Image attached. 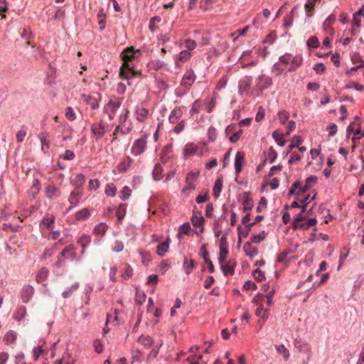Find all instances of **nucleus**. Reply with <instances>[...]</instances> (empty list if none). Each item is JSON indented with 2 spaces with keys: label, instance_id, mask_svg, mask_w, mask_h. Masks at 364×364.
I'll list each match as a JSON object with an SVG mask.
<instances>
[{
  "label": "nucleus",
  "instance_id": "f257e3e1",
  "mask_svg": "<svg viewBox=\"0 0 364 364\" xmlns=\"http://www.w3.org/2000/svg\"><path fill=\"white\" fill-rule=\"evenodd\" d=\"M140 53L139 50H135L133 46H130L124 50L121 54L122 58L124 60L121 66L119 75L124 79H129L136 77L138 73L133 70L129 65V62L137 58V55Z\"/></svg>",
  "mask_w": 364,
  "mask_h": 364
},
{
  "label": "nucleus",
  "instance_id": "f03ea898",
  "mask_svg": "<svg viewBox=\"0 0 364 364\" xmlns=\"http://www.w3.org/2000/svg\"><path fill=\"white\" fill-rule=\"evenodd\" d=\"M316 218L306 219L303 215L302 213H299L297 217L294 219L293 223V227L294 228H300L303 230H307L309 228L316 224Z\"/></svg>",
  "mask_w": 364,
  "mask_h": 364
},
{
  "label": "nucleus",
  "instance_id": "7ed1b4c3",
  "mask_svg": "<svg viewBox=\"0 0 364 364\" xmlns=\"http://www.w3.org/2000/svg\"><path fill=\"white\" fill-rule=\"evenodd\" d=\"M146 147L147 136L144 135L134 141L132 146L131 152L134 156H139L146 151Z\"/></svg>",
  "mask_w": 364,
  "mask_h": 364
},
{
  "label": "nucleus",
  "instance_id": "20e7f679",
  "mask_svg": "<svg viewBox=\"0 0 364 364\" xmlns=\"http://www.w3.org/2000/svg\"><path fill=\"white\" fill-rule=\"evenodd\" d=\"M294 346L300 353L307 355V360H310L312 356L311 346L309 343L302 341L301 339H296L294 342Z\"/></svg>",
  "mask_w": 364,
  "mask_h": 364
},
{
  "label": "nucleus",
  "instance_id": "39448f33",
  "mask_svg": "<svg viewBox=\"0 0 364 364\" xmlns=\"http://www.w3.org/2000/svg\"><path fill=\"white\" fill-rule=\"evenodd\" d=\"M199 176V172L191 171L187 174L186 178V186L182 189V193H186L188 191L194 190L196 188V182Z\"/></svg>",
  "mask_w": 364,
  "mask_h": 364
},
{
  "label": "nucleus",
  "instance_id": "423d86ee",
  "mask_svg": "<svg viewBox=\"0 0 364 364\" xmlns=\"http://www.w3.org/2000/svg\"><path fill=\"white\" fill-rule=\"evenodd\" d=\"M75 250L74 245H70L68 247H65L60 252V256L58 257V260L57 262V264L58 266L61 265V263L63 262L62 257L64 258H70L73 259L75 257Z\"/></svg>",
  "mask_w": 364,
  "mask_h": 364
},
{
  "label": "nucleus",
  "instance_id": "0eeeda50",
  "mask_svg": "<svg viewBox=\"0 0 364 364\" xmlns=\"http://www.w3.org/2000/svg\"><path fill=\"white\" fill-rule=\"evenodd\" d=\"M45 193L50 200H55L61 196L60 190L53 183H49L46 186Z\"/></svg>",
  "mask_w": 364,
  "mask_h": 364
},
{
  "label": "nucleus",
  "instance_id": "6e6552de",
  "mask_svg": "<svg viewBox=\"0 0 364 364\" xmlns=\"http://www.w3.org/2000/svg\"><path fill=\"white\" fill-rule=\"evenodd\" d=\"M272 84V78L265 75H262L257 78L256 88L257 90L262 92L264 90L269 87Z\"/></svg>",
  "mask_w": 364,
  "mask_h": 364
},
{
  "label": "nucleus",
  "instance_id": "1a4fd4ad",
  "mask_svg": "<svg viewBox=\"0 0 364 364\" xmlns=\"http://www.w3.org/2000/svg\"><path fill=\"white\" fill-rule=\"evenodd\" d=\"M122 105L121 100H110L107 105V112H108V117L110 120H112L116 114V111Z\"/></svg>",
  "mask_w": 364,
  "mask_h": 364
},
{
  "label": "nucleus",
  "instance_id": "9d476101",
  "mask_svg": "<svg viewBox=\"0 0 364 364\" xmlns=\"http://www.w3.org/2000/svg\"><path fill=\"white\" fill-rule=\"evenodd\" d=\"M196 79V75L193 70H188L184 74L181 80V85L186 88H189Z\"/></svg>",
  "mask_w": 364,
  "mask_h": 364
},
{
  "label": "nucleus",
  "instance_id": "9b49d317",
  "mask_svg": "<svg viewBox=\"0 0 364 364\" xmlns=\"http://www.w3.org/2000/svg\"><path fill=\"white\" fill-rule=\"evenodd\" d=\"M91 131L95 136L97 140L101 139L105 134V125L102 121L98 124H94L91 127Z\"/></svg>",
  "mask_w": 364,
  "mask_h": 364
},
{
  "label": "nucleus",
  "instance_id": "f8f14e48",
  "mask_svg": "<svg viewBox=\"0 0 364 364\" xmlns=\"http://www.w3.org/2000/svg\"><path fill=\"white\" fill-rule=\"evenodd\" d=\"M252 84V79L250 77H245L239 82V92L241 95L247 93Z\"/></svg>",
  "mask_w": 364,
  "mask_h": 364
},
{
  "label": "nucleus",
  "instance_id": "ddd939ff",
  "mask_svg": "<svg viewBox=\"0 0 364 364\" xmlns=\"http://www.w3.org/2000/svg\"><path fill=\"white\" fill-rule=\"evenodd\" d=\"M85 182V178L82 173H77L70 179V184L75 187V190H80V188L84 185Z\"/></svg>",
  "mask_w": 364,
  "mask_h": 364
},
{
  "label": "nucleus",
  "instance_id": "4468645a",
  "mask_svg": "<svg viewBox=\"0 0 364 364\" xmlns=\"http://www.w3.org/2000/svg\"><path fill=\"white\" fill-rule=\"evenodd\" d=\"M255 314L257 316L261 317L262 321H259L261 326L265 323L269 316V310L268 309H264L263 304H261L255 311Z\"/></svg>",
  "mask_w": 364,
  "mask_h": 364
},
{
  "label": "nucleus",
  "instance_id": "2eb2a0df",
  "mask_svg": "<svg viewBox=\"0 0 364 364\" xmlns=\"http://www.w3.org/2000/svg\"><path fill=\"white\" fill-rule=\"evenodd\" d=\"M242 205L244 211H249L252 210L254 205L252 198L247 192H245L242 195Z\"/></svg>",
  "mask_w": 364,
  "mask_h": 364
},
{
  "label": "nucleus",
  "instance_id": "dca6fc26",
  "mask_svg": "<svg viewBox=\"0 0 364 364\" xmlns=\"http://www.w3.org/2000/svg\"><path fill=\"white\" fill-rule=\"evenodd\" d=\"M245 161V154L243 152L238 151L236 154L235 159V172L238 175L242 168L243 164Z\"/></svg>",
  "mask_w": 364,
  "mask_h": 364
},
{
  "label": "nucleus",
  "instance_id": "f3484780",
  "mask_svg": "<svg viewBox=\"0 0 364 364\" xmlns=\"http://www.w3.org/2000/svg\"><path fill=\"white\" fill-rule=\"evenodd\" d=\"M80 100L83 102L89 105L93 109L99 107V102L97 100L90 95L82 94L80 96Z\"/></svg>",
  "mask_w": 364,
  "mask_h": 364
},
{
  "label": "nucleus",
  "instance_id": "a211bd4d",
  "mask_svg": "<svg viewBox=\"0 0 364 364\" xmlns=\"http://www.w3.org/2000/svg\"><path fill=\"white\" fill-rule=\"evenodd\" d=\"M321 0H308L304 6V9L308 17H311L314 14V9L317 4L321 3Z\"/></svg>",
  "mask_w": 364,
  "mask_h": 364
},
{
  "label": "nucleus",
  "instance_id": "6ab92c4d",
  "mask_svg": "<svg viewBox=\"0 0 364 364\" xmlns=\"http://www.w3.org/2000/svg\"><path fill=\"white\" fill-rule=\"evenodd\" d=\"M243 250L246 255L250 257H254L258 255V250L256 247L253 246L250 242H247L243 245Z\"/></svg>",
  "mask_w": 364,
  "mask_h": 364
},
{
  "label": "nucleus",
  "instance_id": "aec40b11",
  "mask_svg": "<svg viewBox=\"0 0 364 364\" xmlns=\"http://www.w3.org/2000/svg\"><path fill=\"white\" fill-rule=\"evenodd\" d=\"M82 193L80 190L73 191L70 195L68 201L72 207L76 206L79 203L80 198L82 197Z\"/></svg>",
  "mask_w": 364,
  "mask_h": 364
},
{
  "label": "nucleus",
  "instance_id": "412c9836",
  "mask_svg": "<svg viewBox=\"0 0 364 364\" xmlns=\"http://www.w3.org/2000/svg\"><path fill=\"white\" fill-rule=\"evenodd\" d=\"M136 119L139 122H144L149 115V110L144 107H138L135 112Z\"/></svg>",
  "mask_w": 364,
  "mask_h": 364
},
{
  "label": "nucleus",
  "instance_id": "4be33fe9",
  "mask_svg": "<svg viewBox=\"0 0 364 364\" xmlns=\"http://www.w3.org/2000/svg\"><path fill=\"white\" fill-rule=\"evenodd\" d=\"M33 288L32 287H24L21 292V299L23 302L27 303L30 300L31 296L33 295Z\"/></svg>",
  "mask_w": 364,
  "mask_h": 364
},
{
  "label": "nucleus",
  "instance_id": "5701e85b",
  "mask_svg": "<svg viewBox=\"0 0 364 364\" xmlns=\"http://www.w3.org/2000/svg\"><path fill=\"white\" fill-rule=\"evenodd\" d=\"M129 110L127 108L124 109V114L121 115L119 117V125L121 126L122 127H129L130 131H131L132 129V122H127V118L129 117Z\"/></svg>",
  "mask_w": 364,
  "mask_h": 364
},
{
  "label": "nucleus",
  "instance_id": "b1692460",
  "mask_svg": "<svg viewBox=\"0 0 364 364\" xmlns=\"http://www.w3.org/2000/svg\"><path fill=\"white\" fill-rule=\"evenodd\" d=\"M182 114L183 111L180 107L175 108L169 116V122L172 124L178 122Z\"/></svg>",
  "mask_w": 364,
  "mask_h": 364
},
{
  "label": "nucleus",
  "instance_id": "393cba45",
  "mask_svg": "<svg viewBox=\"0 0 364 364\" xmlns=\"http://www.w3.org/2000/svg\"><path fill=\"white\" fill-rule=\"evenodd\" d=\"M310 188V186H308L307 184L305 183V185L301 187L300 183H294L291 189L289 190V193L290 194H294L295 193H305L307 190H309Z\"/></svg>",
  "mask_w": 364,
  "mask_h": 364
},
{
  "label": "nucleus",
  "instance_id": "a878e982",
  "mask_svg": "<svg viewBox=\"0 0 364 364\" xmlns=\"http://www.w3.org/2000/svg\"><path fill=\"white\" fill-rule=\"evenodd\" d=\"M137 342L146 348H150L154 343L153 339L148 335H141L138 338Z\"/></svg>",
  "mask_w": 364,
  "mask_h": 364
},
{
  "label": "nucleus",
  "instance_id": "bb28decb",
  "mask_svg": "<svg viewBox=\"0 0 364 364\" xmlns=\"http://www.w3.org/2000/svg\"><path fill=\"white\" fill-rule=\"evenodd\" d=\"M223 177L222 176L218 177L215 182V184H214V186L213 188V194L214 197L218 198L220 196V192L223 188Z\"/></svg>",
  "mask_w": 364,
  "mask_h": 364
},
{
  "label": "nucleus",
  "instance_id": "cd10ccee",
  "mask_svg": "<svg viewBox=\"0 0 364 364\" xmlns=\"http://www.w3.org/2000/svg\"><path fill=\"white\" fill-rule=\"evenodd\" d=\"M220 266L223 272V274L225 276L232 275L234 274V269L235 266V262L232 264L230 262L228 263L225 262V263H223V264H220Z\"/></svg>",
  "mask_w": 364,
  "mask_h": 364
},
{
  "label": "nucleus",
  "instance_id": "c85d7f7f",
  "mask_svg": "<svg viewBox=\"0 0 364 364\" xmlns=\"http://www.w3.org/2000/svg\"><path fill=\"white\" fill-rule=\"evenodd\" d=\"M132 162H133V161L129 156L126 157L118 165V169H119V172L127 171L129 169V168L131 166Z\"/></svg>",
  "mask_w": 364,
  "mask_h": 364
},
{
  "label": "nucleus",
  "instance_id": "c756f323",
  "mask_svg": "<svg viewBox=\"0 0 364 364\" xmlns=\"http://www.w3.org/2000/svg\"><path fill=\"white\" fill-rule=\"evenodd\" d=\"M303 62V58L301 55H298L291 59V66L289 68V72L294 71L298 67H299Z\"/></svg>",
  "mask_w": 364,
  "mask_h": 364
},
{
  "label": "nucleus",
  "instance_id": "7c9ffc66",
  "mask_svg": "<svg viewBox=\"0 0 364 364\" xmlns=\"http://www.w3.org/2000/svg\"><path fill=\"white\" fill-rule=\"evenodd\" d=\"M55 220V217L53 215H51L50 216L43 218L41 221V223L47 229L52 230L53 229Z\"/></svg>",
  "mask_w": 364,
  "mask_h": 364
},
{
  "label": "nucleus",
  "instance_id": "2f4dec72",
  "mask_svg": "<svg viewBox=\"0 0 364 364\" xmlns=\"http://www.w3.org/2000/svg\"><path fill=\"white\" fill-rule=\"evenodd\" d=\"M169 247V240L161 242L157 246V253L160 256H164L168 250Z\"/></svg>",
  "mask_w": 364,
  "mask_h": 364
},
{
  "label": "nucleus",
  "instance_id": "473e14b6",
  "mask_svg": "<svg viewBox=\"0 0 364 364\" xmlns=\"http://www.w3.org/2000/svg\"><path fill=\"white\" fill-rule=\"evenodd\" d=\"M272 137L279 146H284L285 145L286 141L284 139V134L279 130H275L272 133Z\"/></svg>",
  "mask_w": 364,
  "mask_h": 364
},
{
  "label": "nucleus",
  "instance_id": "72a5a7b5",
  "mask_svg": "<svg viewBox=\"0 0 364 364\" xmlns=\"http://www.w3.org/2000/svg\"><path fill=\"white\" fill-rule=\"evenodd\" d=\"M38 138L42 144L41 149L43 151L46 152L49 149V143L47 140L48 134L46 132L41 133Z\"/></svg>",
  "mask_w": 364,
  "mask_h": 364
},
{
  "label": "nucleus",
  "instance_id": "f704fd0d",
  "mask_svg": "<svg viewBox=\"0 0 364 364\" xmlns=\"http://www.w3.org/2000/svg\"><path fill=\"white\" fill-rule=\"evenodd\" d=\"M126 211H127V205L126 204H123V203H121L117 210H116V215H117V220H119V222H121L125 215H126Z\"/></svg>",
  "mask_w": 364,
  "mask_h": 364
},
{
  "label": "nucleus",
  "instance_id": "c9c22d12",
  "mask_svg": "<svg viewBox=\"0 0 364 364\" xmlns=\"http://www.w3.org/2000/svg\"><path fill=\"white\" fill-rule=\"evenodd\" d=\"M163 168L159 164H156L154 166V168L153 170V177L154 180L159 181L163 177Z\"/></svg>",
  "mask_w": 364,
  "mask_h": 364
},
{
  "label": "nucleus",
  "instance_id": "e433bc0d",
  "mask_svg": "<svg viewBox=\"0 0 364 364\" xmlns=\"http://www.w3.org/2000/svg\"><path fill=\"white\" fill-rule=\"evenodd\" d=\"M108 229L107 225H106L104 223H101L98 224L95 228H94V233L100 235V236H104L106 233L107 230Z\"/></svg>",
  "mask_w": 364,
  "mask_h": 364
},
{
  "label": "nucleus",
  "instance_id": "4c0bfd02",
  "mask_svg": "<svg viewBox=\"0 0 364 364\" xmlns=\"http://www.w3.org/2000/svg\"><path fill=\"white\" fill-rule=\"evenodd\" d=\"M16 339V333L13 331H9L4 336V341L7 345L12 344Z\"/></svg>",
  "mask_w": 364,
  "mask_h": 364
},
{
  "label": "nucleus",
  "instance_id": "58836bf2",
  "mask_svg": "<svg viewBox=\"0 0 364 364\" xmlns=\"http://www.w3.org/2000/svg\"><path fill=\"white\" fill-rule=\"evenodd\" d=\"M276 350L278 353L281 354L285 360H287L290 357V353L289 350L284 346V345L281 344L279 346H276Z\"/></svg>",
  "mask_w": 364,
  "mask_h": 364
},
{
  "label": "nucleus",
  "instance_id": "ea45409f",
  "mask_svg": "<svg viewBox=\"0 0 364 364\" xmlns=\"http://www.w3.org/2000/svg\"><path fill=\"white\" fill-rule=\"evenodd\" d=\"M191 56H192L191 52H189L186 50H183L182 51H181L180 53L178 54L177 60L180 61L181 63H185V62L188 61L191 58Z\"/></svg>",
  "mask_w": 364,
  "mask_h": 364
},
{
  "label": "nucleus",
  "instance_id": "a19ab883",
  "mask_svg": "<svg viewBox=\"0 0 364 364\" xmlns=\"http://www.w3.org/2000/svg\"><path fill=\"white\" fill-rule=\"evenodd\" d=\"M197 146L194 144H188L184 149V155L186 156L194 154L197 151Z\"/></svg>",
  "mask_w": 364,
  "mask_h": 364
},
{
  "label": "nucleus",
  "instance_id": "79ce46f5",
  "mask_svg": "<svg viewBox=\"0 0 364 364\" xmlns=\"http://www.w3.org/2000/svg\"><path fill=\"white\" fill-rule=\"evenodd\" d=\"M90 216V212L87 208H83L77 211L75 214V218L77 220H85Z\"/></svg>",
  "mask_w": 364,
  "mask_h": 364
},
{
  "label": "nucleus",
  "instance_id": "37998d69",
  "mask_svg": "<svg viewBox=\"0 0 364 364\" xmlns=\"http://www.w3.org/2000/svg\"><path fill=\"white\" fill-rule=\"evenodd\" d=\"M228 255V249L227 247H223L220 249V255L218 257L220 264L225 263Z\"/></svg>",
  "mask_w": 364,
  "mask_h": 364
},
{
  "label": "nucleus",
  "instance_id": "c03bdc74",
  "mask_svg": "<svg viewBox=\"0 0 364 364\" xmlns=\"http://www.w3.org/2000/svg\"><path fill=\"white\" fill-rule=\"evenodd\" d=\"M130 132V128L129 127H122L119 124L115 127V129L112 134L114 139L117 138V134H127Z\"/></svg>",
  "mask_w": 364,
  "mask_h": 364
},
{
  "label": "nucleus",
  "instance_id": "a18cd8bd",
  "mask_svg": "<svg viewBox=\"0 0 364 364\" xmlns=\"http://www.w3.org/2000/svg\"><path fill=\"white\" fill-rule=\"evenodd\" d=\"M79 287V284L75 282L72 284L67 290L64 291L62 293V295L64 298L69 297L75 291H76Z\"/></svg>",
  "mask_w": 364,
  "mask_h": 364
},
{
  "label": "nucleus",
  "instance_id": "49530a36",
  "mask_svg": "<svg viewBox=\"0 0 364 364\" xmlns=\"http://www.w3.org/2000/svg\"><path fill=\"white\" fill-rule=\"evenodd\" d=\"M65 116L69 121H74L76 119V114L73 109L71 107H66L65 110Z\"/></svg>",
  "mask_w": 364,
  "mask_h": 364
},
{
  "label": "nucleus",
  "instance_id": "de8ad7c7",
  "mask_svg": "<svg viewBox=\"0 0 364 364\" xmlns=\"http://www.w3.org/2000/svg\"><path fill=\"white\" fill-rule=\"evenodd\" d=\"M335 21V16H330L328 18H327L323 23V27L325 28V30L326 31H329L330 33L331 34H333V28L331 27V24L334 22Z\"/></svg>",
  "mask_w": 364,
  "mask_h": 364
},
{
  "label": "nucleus",
  "instance_id": "09e8293b",
  "mask_svg": "<svg viewBox=\"0 0 364 364\" xmlns=\"http://www.w3.org/2000/svg\"><path fill=\"white\" fill-rule=\"evenodd\" d=\"M48 274V272L46 269H44V268L41 269L37 274V277H36L37 282L39 283L44 282L47 279Z\"/></svg>",
  "mask_w": 364,
  "mask_h": 364
},
{
  "label": "nucleus",
  "instance_id": "8fccbe9b",
  "mask_svg": "<svg viewBox=\"0 0 364 364\" xmlns=\"http://www.w3.org/2000/svg\"><path fill=\"white\" fill-rule=\"evenodd\" d=\"M303 142V139L300 136H295L292 140V143L289 146V151L294 147H299Z\"/></svg>",
  "mask_w": 364,
  "mask_h": 364
},
{
  "label": "nucleus",
  "instance_id": "3c124183",
  "mask_svg": "<svg viewBox=\"0 0 364 364\" xmlns=\"http://www.w3.org/2000/svg\"><path fill=\"white\" fill-rule=\"evenodd\" d=\"M197 43L195 41L191 39H186L184 41V46L186 50L191 52L196 48Z\"/></svg>",
  "mask_w": 364,
  "mask_h": 364
},
{
  "label": "nucleus",
  "instance_id": "603ef678",
  "mask_svg": "<svg viewBox=\"0 0 364 364\" xmlns=\"http://www.w3.org/2000/svg\"><path fill=\"white\" fill-rule=\"evenodd\" d=\"M91 242V238L89 235H82L79 238L77 242L81 245L82 248H85Z\"/></svg>",
  "mask_w": 364,
  "mask_h": 364
},
{
  "label": "nucleus",
  "instance_id": "864d4df0",
  "mask_svg": "<svg viewBox=\"0 0 364 364\" xmlns=\"http://www.w3.org/2000/svg\"><path fill=\"white\" fill-rule=\"evenodd\" d=\"M117 193V188L113 183H109L106 186L105 193L108 196H114Z\"/></svg>",
  "mask_w": 364,
  "mask_h": 364
},
{
  "label": "nucleus",
  "instance_id": "5fc2aeb1",
  "mask_svg": "<svg viewBox=\"0 0 364 364\" xmlns=\"http://www.w3.org/2000/svg\"><path fill=\"white\" fill-rule=\"evenodd\" d=\"M289 117V113L285 110L278 112V118L281 124H284Z\"/></svg>",
  "mask_w": 364,
  "mask_h": 364
},
{
  "label": "nucleus",
  "instance_id": "6e6d98bb",
  "mask_svg": "<svg viewBox=\"0 0 364 364\" xmlns=\"http://www.w3.org/2000/svg\"><path fill=\"white\" fill-rule=\"evenodd\" d=\"M201 107H202V104L200 102V100H196L193 105H192V107L190 110V113L191 115H193L194 114H197L199 112V111L201 109Z\"/></svg>",
  "mask_w": 364,
  "mask_h": 364
},
{
  "label": "nucleus",
  "instance_id": "4d7b16f0",
  "mask_svg": "<svg viewBox=\"0 0 364 364\" xmlns=\"http://www.w3.org/2000/svg\"><path fill=\"white\" fill-rule=\"evenodd\" d=\"M131 193V189L127 186H124L120 191L119 197L121 199L124 200H127L130 196Z\"/></svg>",
  "mask_w": 364,
  "mask_h": 364
},
{
  "label": "nucleus",
  "instance_id": "13d9d810",
  "mask_svg": "<svg viewBox=\"0 0 364 364\" xmlns=\"http://www.w3.org/2000/svg\"><path fill=\"white\" fill-rule=\"evenodd\" d=\"M306 44L309 47L316 48L319 46L320 43L316 36H312L307 41Z\"/></svg>",
  "mask_w": 364,
  "mask_h": 364
},
{
  "label": "nucleus",
  "instance_id": "bf43d9fd",
  "mask_svg": "<svg viewBox=\"0 0 364 364\" xmlns=\"http://www.w3.org/2000/svg\"><path fill=\"white\" fill-rule=\"evenodd\" d=\"M193 226L196 228L203 227L204 218L202 216H193L191 219Z\"/></svg>",
  "mask_w": 364,
  "mask_h": 364
},
{
  "label": "nucleus",
  "instance_id": "052dcab7",
  "mask_svg": "<svg viewBox=\"0 0 364 364\" xmlns=\"http://www.w3.org/2000/svg\"><path fill=\"white\" fill-rule=\"evenodd\" d=\"M193 267H194L193 260H191L190 262H188L187 259H185L184 263H183V267H184L185 272L187 274H189L191 272Z\"/></svg>",
  "mask_w": 364,
  "mask_h": 364
},
{
  "label": "nucleus",
  "instance_id": "680f3d73",
  "mask_svg": "<svg viewBox=\"0 0 364 364\" xmlns=\"http://www.w3.org/2000/svg\"><path fill=\"white\" fill-rule=\"evenodd\" d=\"M124 250V244L122 241L116 240L112 244V250L116 252H120Z\"/></svg>",
  "mask_w": 364,
  "mask_h": 364
},
{
  "label": "nucleus",
  "instance_id": "e2e57ef3",
  "mask_svg": "<svg viewBox=\"0 0 364 364\" xmlns=\"http://www.w3.org/2000/svg\"><path fill=\"white\" fill-rule=\"evenodd\" d=\"M264 238H265V232L263 231L258 235H255L252 236L251 240L252 242L258 244V243L261 242L262 240H264Z\"/></svg>",
  "mask_w": 364,
  "mask_h": 364
},
{
  "label": "nucleus",
  "instance_id": "0e129e2a",
  "mask_svg": "<svg viewBox=\"0 0 364 364\" xmlns=\"http://www.w3.org/2000/svg\"><path fill=\"white\" fill-rule=\"evenodd\" d=\"M98 23L100 26V30H103L105 28V19L106 16L102 11L97 14Z\"/></svg>",
  "mask_w": 364,
  "mask_h": 364
},
{
  "label": "nucleus",
  "instance_id": "69168bd1",
  "mask_svg": "<svg viewBox=\"0 0 364 364\" xmlns=\"http://www.w3.org/2000/svg\"><path fill=\"white\" fill-rule=\"evenodd\" d=\"M253 277L258 282H262L265 279L264 274L259 269L254 271Z\"/></svg>",
  "mask_w": 364,
  "mask_h": 364
},
{
  "label": "nucleus",
  "instance_id": "338daca9",
  "mask_svg": "<svg viewBox=\"0 0 364 364\" xmlns=\"http://www.w3.org/2000/svg\"><path fill=\"white\" fill-rule=\"evenodd\" d=\"M291 59V55L289 53H286L279 58V63L282 65H287Z\"/></svg>",
  "mask_w": 364,
  "mask_h": 364
},
{
  "label": "nucleus",
  "instance_id": "774afa93",
  "mask_svg": "<svg viewBox=\"0 0 364 364\" xmlns=\"http://www.w3.org/2000/svg\"><path fill=\"white\" fill-rule=\"evenodd\" d=\"M75 153L69 149L66 150L64 154L60 156V158H63V159L65 160H73L75 158Z\"/></svg>",
  "mask_w": 364,
  "mask_h": 364
}]
</instances>
